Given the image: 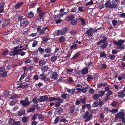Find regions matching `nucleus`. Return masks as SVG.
<instances>
[{
	"instance_id": "f257e3e1",
	"label": "nucleus",
	"mask_w": 125,
	"mask_h": 125,
	"mask_svg": "<svg viewBox=\"0 0 125 125\" xmlns=\"http://www.w3.org/2000/svg\"><path fill=\"white\" fill-rule=\"evenodd\" d=\"M24 15L22 14L19 15L18 16V20L20 21V25L22 26L26 27L29 24V21L26 18H23Z\"/></svg>"
},
{
	"instance_id": "f03ea898",
	"label": "nucleus",
	"mask_w": 125,
	"mask_h": 125,
	"mask_svg": "<svg viewBox=\"0 0 125 125\" xmlns=\"http://www.w3.org/2000/svg\"><path fill=\"white\" fill-rule=\"evenodd\" d=\"M37 31L39 32V34L40 35H42L44 34L45 31L47 30V31H48L49 30L48 28L46 27H45L41 29V28L40 27H38L37 28Z\"/></svg>"
},
{
	"instance_id": "7ed1b4c3",
	"label": "nucleus",
	"mask_w": 125,
	"mask_h": 125,
	"mask_svg": "<svg viewBox=\"0 0 125 125\" xmlns=\"http://www.w3.org/2000/svg\"><path fill=\"white\" fill-rule=\"evenodd\" d=\"M90 113L88 112H86L83 115V118L86 120L85 122L89 120L92 116V114H91L89 115Z\"/></svg>"
},
{
	"instance_id": "20e7f679",
	"label": "nucleus",
	"mask_w": 125,
	"mask_h": 125,
	"mask_svg": "<svg viewBox=\"0 0 125 125\" xmlns=\"http://www.w3.org/2000/svg\"><path fill=\"white\" fill-rule=\"evenodd\" d=\"M31 102V101H29V99L27 97L25 98L24 100H22L20 101V103L25 107L28 106Z\"/></svg>"
},
{
	"instance_id": "39448f33",
	"label": "nucleus",
	"mask_w": 125,
	"mask_h": 125,
	"mask_svg": "<svg viewBox=\"0 0 125 125\" xmlns=\"http://www.w3.org/2000/svg\"><path fill=\"white\" fill-rule=\"evenodd\" d=\"M68 28L64 27L62 30H59L57 31V35H58L61 34H64L68 30Z\"/></svg>"
},
{
	"instance_id": "423d86ee",
	"label": "nucleus",
	"mask_w": 125,
	"mask_h": 125,
	"mask_svg": "<svg viewBox=\"0 0 125 125\" xmlns=\"http://www.w3.org/2000/svg\"><path fill=\"white\" fill-rule=\"evenodd\" d=\"M94 29L93 28H90L87 30L86 33L87 34L88 37H90L93 35L94 33Z\"/></svg>"
},
{
	"instance_id": "0eeeda50",
	"label": "nucleus",
	"mask_w": 125,
	"mask_h": 125,
	"mask_svg": "<svg viewBox=\"0 0 125 125\" xmlns=\"http://www.w3.org/2000/svg\"><path fill=\"white\" fill-rule=\"evenodd\" d=\"M125 114L122 112H120L117 113L115 116V118H119V119L123 118L124 117Z\"/></svg>"
},
{
	"instance_id": "6e6552de",
	"label": "nucleus",
	"mask_w": 125,
	"mask_h": 125,
	"mask_svg": "<svg viewBox=\"0 0 125 125\" xmlns=\"http://www.w3.org/2000/svg\"><path fill=\"white\" fill-rule=\"evenodd\" d=\"M77 40H74L73 42V45L70 47V48L71 50H75L77 49L79 47L77 46Z\"/></svg>"
},
{
	"instance_id": "1a4fd4ad",
	"label": "nucleus",
	"mask_w": 125,
	"mask_h": 125,
	"mask_svg": "<svg viewBox=\"0 0 125 125\" xmlns=\"http://www.w3.org/2000/svg\"><path fill=\"white\" fill-rule=\"evenodd\" d=\"M48 99L47 96L46 95L42 96L40 97L38 101L40 102L47 101Z\"/></svg>"
},
{
	"instance_id": "9d476101",
	"label": "nucleus",
	"mask_w": 125,
	"mask_h": 125,
	"mask_svg": "<svg viewBox=\"0 0 125 125\" xmlns=\"http://www.w3.org/2000/svg\"><path fill=\"white\" fill-rule=\"evenodd\" d=\"M10 19H5L3 22L2 26L4 27H5L10 23Z\"/></svg>"
},
{
	"instance_id": "9b49d317",
	"label": "nucleus",
	"mask_w": 125,
	"mask_h": 125,
	"mask_svg": "<svg viewBox=\"0 0 125 125\" xmlns=\"http://www.w3.org/2000/svg\"><path fill=\"white\" fill-rule=\"evenodd\" d=\"M103 103L102 102L100 99H99L98 100H96L94 103V106L95 107H97L99 105H101Z\"/></svg>"
},
{
	"instance_id": "f8f14e48",
	"label": "nucleus",
	"mask_w": 125,
	"mask_h": 125,
	"mask_svg": "<svg viewBox=\"0 0 125 125\" xmlns=\"http://www.w3.org/2000/svg\"><path fill=\"white\" fill-rule=\"evenodd\" d=\"M103 39L99 41L97 43V45H100L101 43H105L106 41L107 40V38L105 37V36H103Z\"/></svg>"
},
{
	"instance_id": "ddd939ff",
	"label": "nucleus",
	"mask_w": 125,
	"mask_h": 125,
	"mask_svg": "<svg viewBox=\"0 0 125 125\" xmlns=\"http://www.w3.org/2000/svg\"><path fill=\"white\" fill-rule=\"evenodd\" d=\"M88 70L87 67L84 68L81 70V73L83 75L88 73Z\"/></svg>"
},
{
	"instance_id": "4468645a",
	"label": "nucleus",
	"mask_w": 125,
	"mask_h": 125,
	"mask_svg": "<svg viewBox=\"0 0 125 125\" xmlns=\"http://www.w3.org/2000/svg\"><path fill=\"white\" fill-rule=\"evenodd\" d=\"M26 49H19L17 50L18 54L19 53V54L21 56H23L25 54V52L22 51L23 50H26Z\"/></svg>"
},
{
	"instance_id": "2eb2a0df",
	"label": "nucleus",
	"mask_w": 125,
	"mask_h": 125,
	"mask_svg": "<svg viewBox=\"0 0 125 125\" xmlns=\"http://www.w3.org/2000/svg\"><path fill=\"white\" fill-rule=\"evenodd\" d=\"M74 19V16L73 15H68L65 18V20L67 21H71Z\"/></svg>"
},
{
	"instance_id": "dca6fc26",
	"label": "nucleus",
	"mask_w": 125,
	"mask_h": 125,
	"mask_svg": "<svg viewBox=\"0 0 125 125\" xmlns=\"http://www.w3.org/2000/svg\"><path fill=\"white\" fill-rule=\"evenodd\" d=\"M75 106L74 105H73L70 106V108L69 113L72 115H73L74 112L75 111Z\"/></svg>"
},
{
	"instance_id": "f3484780",
	"label": "nucleus",
	"mask_w": 125,
	"mask_h": 125,
	"mask_svg": "<svg viewBox=\"0 0 125 125\" xmlns=\"http://www.w3.org/2000/svg\"><path fill=\"white\" fill-rule=\"evenodd\" d=\"M118 96L119 97L122 98L125 96V94L124 92L122 90H121L118 93Z\"/></svg>"
},
{
	"instance_id": "a211bd4d",
	"label": "nucleus",
	"mask_w": 125,
	"mask_h": 125,
	"mask_svg": "<svg viewBox=\"0 0 125 125\" xmlns=\"http://www.w3.org/2000/svg\"><path fill=\"white\" fill-rule=\"evenodd\" d=\"M63 15V13H62L61 14L60 13L58 15H55L54 17L55 20H59L62 17Z\"/></svg>"
},
{
	"instance_id": "6ab92c4d",
	"label": "nucleus",
	"mask_w": 125,
	"mask_h": 125,
	"mask_svg": "<svg viewBox=\"0 0 125 125\" xmlns=\"http://www.w3.org/2000/svg\"><path fill=\"white\" fill-rule=\"evenodd\" d=\"M9 54L11 56H14L18 54V52L17 50L11 51L10 52Z\"/></svg>"
},
{
	"instance_id": "aec40b11",
	"label": "nucleus",
	"mask_w": 125,
	"mask_h": 125,
	"mask_svg": "<svg viewBox=\"0 0 125 125\" xmlns=\"http://www.w3.org/2000/svg\"><path fill=\"white\" fill-rule=\"evenodd\" d=\"M58 76V74L56 72H54L52 73L51 78L52 79L55 80Z\"/></svg>"
},
{
	"instance_id": "412c9836",
	"label": "nucleus",
	"mask_w": 125,
	"mask_h": 125,
	"mask_svg": "<svg viewBox=\"0 0 125 125\" xmlns=\"http://www.w3.org/2000/svg\"><path fill=\"white\" fill-rule=\"evenodd\" d=\"M38 119L40 121H43L44 120V116L42 114H38Z\"/></svg>"
},
{
	"instance_id": "4be33fe9",
	"label": "nucleus",
	"mask_w": 125,
	"mask_h": 125,
	"mask_svg": "<svg viewBox=\"0 0 125 125\" xmlns=\"http://www.w3.org/2000/svg\"><path fill=\"white\" fill-rule=\"evenodd\" d=\"M48 68V67L47 66L44 65L41 67V70L42 72L44 73L47 71Z\"/></svg>"
},
{
	"instance_id": "5701e85b",
	"label": "nucleus",
	"mask_w": 125,
	"mask_h": 125,
	"mask_svg": "<svg viewBox=\"0 0 125 125\" xmlns=\"http://www.w3.org/2000/svg\"><path fill=\"white\" fill-rule=\"evenodd\" d=\"M56 111L57 114L58 115H60L63 112V109L60 107H59L57 109Z\"/></svg>"
},
{
	"instance_id": "b1692460",
	"label": "nucleus",
	"mask_w": 125,
	"mask_h": 125,
	"mask_svg": "<svg viewBox=\"0 0 125 125\" xmlns=\"http://www.w3.org/2000/svg\"><path fill=\"white\" fill-rule=\"evenodd\" d=\"M46 62L43 59L39 61V65L40 66H41L45 64Z\"/></svg>"
},
{
	"instance_id": "393cba45",
	"label": "nucleus",
	"mask_w": 125,
	"mask_h": 125,
	"mask_svg": "<svg viewBox=\"0 0 125 125\" xmlns=\"http://www.w3.org/2000/svg\"><path fill=\"white\" fill-rule=\"evenodd\" d=\"M28 17L29 18H32L34 16L33 13L32 11H30L28 13Z\"/></svg>"
},
{
	"instance_id": "a878e982",
	"label": "nucleus",
	"mask_w": 125,
	"mask_h": 125,
	"mask_svg": "<svg viewBox=\"0 0 125 125\" xmlns=\"http://www.w3.org/2000/svg\"><path fill=\"white\" fill-rule=\"evenodd\" d=\"M20 41V39L19 38H17L14 39L12 42V43L14 45L17 44Z\"/></svg>"
},
{
	"instance_id": "bb28decb",
	"label": "nucleus",
	"mask_w": 125,
	"mask_h": 125,
	"mask_svg": "<svg viewBox=\"0 0 125 125\" xmlns=\"http://www.w3.org/2000/svg\"><path fill=\"white\" fill-rule=\"evenodd\" d=\"M108 45V43L107 42L104 43L102 44L100 46V49L104 50L105 48Z\"/></svg>"
},
{
	"instance_id": "cd10ccee",
	"label": "nucleus",
	"mask_w": 125,
	"mask_h": 125,
	"mask_svg": "<svg viewBox=\"0 0 125 125\" xmlns=\"http://www.w3.org/2000/svg\"><path fill=\"white\" fill-rule=\"evenodd\" d=\"M23 4V2L18 3L15 5V7L16 9H19Z\"/></svg>"
},
{
	"instance_id": "c85d7f7f",
	"label": "nucleus",
	"mask_w": 125,
	"mask_h": 125,
	"mask_svg": "<svg viewBox=\"0 0 125 125\" xmlns=\"http://www.w3.org/2000/svg\"><path fill=\"white\" fill-rule=\"evenodd\" d=\"M39 76L41 78V80H44L46 78L47 75L44 73H42L40 74Z\"/></svg>"
},
{
	"instance_id": "c756f323",
	"label": "nucleus",
	"mask_w": 125,
	"mask_h": 125,
	"mask_svg": "<svg viewBox=\"0 0 125 125\" xmlns=\"http://www.w3.org/2000/svg\"><path fill=\"white\" fill-rule=\"evenodd\" d=\"M118 41V46H120L123 45V44L125 42L124 40H119Z\"/></svg>"
},
{
	"instance_id": "7c9ffc66",
	"label": "nucleus",
	"mask_w": 125,
	"mask_h": 125,
	"mask_svg": "<svg viewBox=\"0 0 125 125\" xmlns=\"http://www.w3.org/2000/svg\"><path fill=\"white\" fill-rule=\"evenodd\" d=\"M65 38L63 36L60 37L59 39V41L61 42H63L66 40Z\"/></svg>"
},
{
	"instance_id": "2f4dec72",
	"label": "nucleus",
	"mask_w": 125,
	"mask_h": 125,
	"mask_svg": "<svg viewBox=\"0 0 125 125\" xmlns=\"http://www.w3.org/2000/svg\"><path fill=\"white\" fill-rule=\"evenodd\" d=\"M99 67L102 69H106L107 67V65L105 64H101L99 65Z\"/></svg>"
},
{
	"instance_id": "473e14b6",
	"label": "nucleus",
	"mask_w": 125,
	"mask_h": 125,
	"mask_svg": "<svg viewBox=\"0 0 125 125\" xmlns=\"http://www.w3.org/2000/svg\"><path fill=\"white\" fill-rule=\"evenodd\" d=\"M18 115L20 116L22 115H24L25 114V111L24 110H22L21 111H19L18 113Z\"/></svg>"
},
{
	"instance_id": "72a5a7b5",
	"label": "nucleus",
	"mask_w": 125,
	"mask_h": 125,
	"mask_svg": "<svg viewBox=\"0 0 125 125\" xmlns=\"http://www.w3.org/2000/svg\"><path fill=\"white\" fill-rule=\"evenodd\" d=\"M12 32V31L10 29H7L4 32V34L5 35H7Z\"/></svg>"
},
{
	"instance_id": "f704fd0d",
	"label": "nucleus",
	"mask_w": 125,
	"mask_h": 125,
	"mask_svg": "<svg viewBox=\"0 0 125 125\" xmlns=\"http://www.w3.org/2000/svg\"><path fill=\"white\" fill-rule=\"evenodd\" d=\"M67 89V92L69 93H74L75 92V90L74 88L72 89Z\"/></svg>"
},
{
	"instance_id": "c9c22d12",
	"label": "nucleus",
	"mask_w": 125,
	"mask_h": 125,
	"mask_svg": "<svg viewBox=\"0 0 125 125\" xmlns=\"http://www.w3.org/2000/svg\"><path fill=\"white\" fill-rule=\"evenodd\" d=\"M105 93V91H99L98 94L100 97H102Z\"/></svg>"
},
{
	"instance_id": "e433bc0d",
	"label": "nucleus",
	"mask_w": 125,
	"mask_h": 125,
	"mask_svg": "<svg viewBox=\"0 0 125 125\" xmlns=\"http://www.w3.org/2000/svg\"><path fill=\"white\" fill-rule=\"evenodd\" d=\"M15 121L12 118H10L9 120V123L12 125H14Z\"/></svg>"
},
{
	"instance_id": "4c0bfd02",
	"label": "nucleus",
	"mask_w": 125,
	"mask_h": 125,
	"mask_svg": "<svg viewBox=\"0 0 125 125\" xmlns=\"http://www.w3.org/2000/svg\"><path fill=\"white\" fill-rule=\"evenodd\" d=\"M79 20L81 22V24L82 25H84L86 23L85 20L84 19L80 18H79Z\"/></svg>"
},
{
	"instance_id": "58836bf2",
	"label": "nucleus",
	"mask_w": 125,
	"mask_h": 125,
	"mask_svg": "<svg viewBox=\"0 0 125 125\" xmlns=\"http://www.w3.org/2000/svg\"><path fill=\"white\" fill-rule=\"evenodd\" d=\"M38 115L37 113L34 114L31 117V119L32 120H35L37 119V116H38Z\"/></svg>"
},
{
	"instance_id": "ea45409f",
	"label": "nucleus",
	"mask_w": 125,
	"mask_h": 125,
	"mask_svg": "<svg viewBox=\"0 0 125 125\" xmlns=\"http://www.w3.org/2000/svg\"><path fill=\"white\" fill-rule=\"evenodd\" d=\"M117 4L116 3H113L111 4H110V6L109 7L110 8H114L117 6Z\"/></svg>"
},
{
	"instance_id": "a19ab883",
	"label": "nucleus",
	"mask_w": 125,
	"mask_h": 125,
	"mask_svg": "<svg viewBox=\"0 0 125 125\" xmlns=\"http://www.w3.org/2000/svg\"><path fill=\"white\" fill-rule=\"evenodd\" d=\"M89 88V87L87 86L85 88H82L81 89L82 92L83 93H85L87 91V90Z\"/></svg>"
},
{
	"instance_id": "79ce46f5",
	"label": "nucleus",
	"mask_w": 125,
	"mask_h": 125,
	"mask_svg": "<svg viewBox=\"0 0 125 125\" xmlns=\"http://www.w3.org/2000/svg\"><path fill=\"white\" fill-rule=\"evenodd\" d=\"M45 52L47 53H49L52 52V50L49 47L46 48L45 50Z\"/></svg>"
},
{
	"instance_id": "37998d69",
	"label": "nucleus",
	"mask_w": 125,
	"mask_h": 125,
	"mask_svg": "<svg viewBox=\"0 0 125 125\" xmlns=\"http://www.w3.org/2000/svg\"><path fill=\"white\" fill-rule=\"evenodd\" d=\"M90 107V105L88 104H85L83 105L82 106L83 109H84L86 107L87 108H89Z\"/></svg>"
},
{
	"instance_id": "c03bdc74",
	"label": "nucleus",
	"mask_w": 125,
	"mask_h": 125,
	"mask_svg": "<svg viewBox=\"0 0 125 125\" xmlns=\"http://www.w3.org/2000/svg\"><path fill=\"white\" fill-rule=\"evenodd\" d=\"M118 111V109H113L110 110V112L112 114H114L117 112Z\"/></svg>"
},
{
	"instance_id": "a18cd8bd",
	"label": "nucleus",
	"mask_w": 125,
	"mask_h": 125,
	"mask_svg": "<svg viewBox=\"0 0 125 125\" xmlns=\"http://www.w3.org/2000/svg\"><path fill=\"white\" fill-rule=\"evenodd\" d=\"M93 77L91 75H88L87 76V81H89L91 79H94Z\"/></svg>"
},
{
	"instance_id": "49530a36",
	"label": "nucleus",
	"mask_w": 125,
	"mask_h": 125,
	"mask_svg": "<svg viewBox=\"0 0 125 125\" xmlns=\"http://www.w3.org/2000/svg\"><path fill=\"white\" fill-rule=\"evenodd\" d=\"M110 2L109 1H107L105 3L104 6L105 7H108L109 8V7L110 6Z\"/></svg>"
},
{
	"instance_id": "de8ad7c7",
	"label": "nucleus",
	"mask_w": 125,
	"mask_h": 125,
	"mask_svg": "<svg viewBox=\"0 0 125 125\" xmlns=\"http://www.w3.org/2000/svg\"><path fill=\"white\" fill-rule=\"evenodd\" d=\"M100 97L98 94H95L93 96V98L95 100H96L98 99Z\"/></svg>"
},
{
	"instance_id": "09e8293b",
	"label": "nucleus",
	"mask_w": 125,
	"mask_h": 125,
	"mask_svg": "<svg viewBox=\"0 0 125 125\" xmlns=\"http://www.w3.org/2000/svg\"><path fill=\"white\" fill-rule=\"evenodd\" d=\"M117 103L115 101H113L111 103L110 105L114 107H115L117 105Z\"/></svg>"
},
{
	"instance_id": "8fccbe9b",
	"label": "nucleus",
	"mask_w": 125,
	"mask_h": 125,
	"mask_svg": "<svg viewBox=\"0 0 125 125\" xmlns=\"http://www.w3.org/2000/svg\"><path fill=\"white\" fill-rule=\"evenodd\" d=\"M80 102L83 104H85L86 103V98L84 97L80 99Z\"/></svg>"
},
{
	"instance_id": "3c124183",
	"label": "nucleus",
	"mask_w": 125,
	"mask_h": 125,
	"mask_svg": "<svg viewBox=\"0 0 125 125\" xmlns=\"http://www.w3.org/2000/svg\"><path fill=\"white\" fill-rule=\"evenodd\" d=\"M32 101L34 104H37L38 103L37 98L36 97L33 98L32 100Z\"/></svg>"
},
{
	"instance_id": "603ef678",
	"label": "nucleus",
	"mask_w": 125,
	"mask_h": 125,
	"mask_svg": "<svg viewBox=\"0 0 125 125\" xmlns=\"http://www.w3.org/2000/svg\"><path fill=\"white\" fill-rule=\"evenodd\" d=\"M60 119V118L59 117H57L54 120V124H57L59 122Z\"/></svg>"
},
{
	"instance_id": "864d4df0",
	"label": "nucleus",
	"mask_w": 125,
	"mask_h": 125,
	"mask_svg": "<svg viewBox=\"0 0 125 125\" xmlns=\"http://www.w3.org/2000/svg\"><path fill=\"white\" fill-rule=\"evenodd\" d=\"M77 31L71 30L70 32V33L72 35H74L76 34Z\"/></svg>"
},
{
	"instance_id": "5fc2aeb1",
	"label": "nucleus",
	"mask_w": 125,
	"mask_h": 125,
	"mask_svg": "<svg viewBox=\"0 0 125 125\" xmlns=\"http://www.w3.org/2000/svg\"><path fill=\"white\" fill-rule=\"evenodd\" d=\"M125 78V74L122 75V76H119L118 78V79L119 80H121Z\"/></svg>"
},
{
	"instance_id": "6e6d98bb",
	"label": "nucleus",
	"mask_w": 125,
	"mask_h": 125,
	"mask_svg": "<svg viewBox=\"0 0 125 125\" xmlns=\"http://www.w3.org/2000/svg\"><path fill=\"white\" fill-rule=\"evenodd\" d=\"M79 55L80 54L79 53H77L75 54L74 55V56L72 57V58L73 59H75L79 56Z\"/></svg>"
},
{
	"instance_id": "4d7b16f0",
	"label": "nucleus",
	"mask_w": 125,
	"mask_h": 125,
	"mask_svg": "<svg viewBox=\"0 0 125 125\" xmlns=\"http://www.w3.org/2000/svg\"><path fill=\"white\" fill-rule=\"evenodd\" d=\"M38 15L40 17L42 18L45 15V13L44 12H42L39 13Z\"/></svg>"
},
{
	"instance_id": "13d9d810",
	"label": "nucleus",
	"mask_w": 125,
	"mask_h": 125,
	"mask_svg": "<svg viewBox=\"0 0 125 125\" xmlns=\"http://www.w3.org/2000/svg\"><path fill=\"white\" fill-rule=\"evenodd\" d=\"M77 23V21L76 20H73V21H72L70 23L72 25H75Z\"/></svg>"
},
{
	"instance_id": "bf43d9fd",
	"label": "nucleus",
	"mask_w": 125,
	"mask_h": 125,
	"mask_svg": "<svg viewBox=\"0 0 125 125\" xmlns=\"http://www.w3.org/2000/svg\"><path fill=\"white\" fill-rule=\"evenodd\" d=\"M29 83V82L28 81L26 82V83H25L24 84L23 86V88L24 89L26 88L28 85H30Z\"/></svg>"
},
{
	"instance_id": "052dcab7",
	"label": "nucleus",
	"mask_w": 125,
	"mask_h": 125,
	"mask_svg": "<svg viewBox=\"0 0 125 125\" xmlns=\"http://www.w3.org/2000/svg\"><path fill=\"white\" fill-rule=\"evenodd\" d=\"M57 99V98L55 97H49V100L50 102L52 101L53 100L56 101Z\"/></svg>"
},
{
	"instance_id": "680f3d73",
	"label": "nucleus",
	"mask_w": 125,
	"mask_h": 125,
	"mask_svg": "<svg viewBox=\"0 0 125 125\" xmlns=\"http://www.w3.org/2000/svg\"><path fill=\"white\" fill-rule=\"evenodd\" d=\"M61 97L64 99H65L67 97V94H62Z\"/></svg>"
},
{
	"instance_id": "e2e57ef3",
	"label": "nucleus",
	"mask_w": 125,
	"mask_h": 125,
	"mask_svg": "<svg viewBox=\"0 0 125 125\" xmlns=\"http://www.w3.org/2000/svg\"><path fill=\"white\" fill-rule=\"evenodd\" d=\"M56 100V101L58 100V102L60 104L62 103L63 101V100L60 99L59 97H58L57 98Z\"/></svg>"
},
{
	"instance_id": "0e129e2a",
	"label": "nucleus",
	"mask_w": 125,
	"mask_h": 125,
	"mask_svg": "<svg viewBox=\"0 0 125 125\" xmlns=\"http://www.w3.org/2000/svg\"><path fill=\"white\" fill-rule=\"evenodd\" d=\"M57 59V57L56 56H52L51 58V61H52L54 62Z\"/></svg>"
},
{
	"instance_id": "69168bd1",
	"label": "nucleus",
	"mask_w": 125,
	"mask_h": 125,
	"mask_svg": "<svg viewBox=\"0 0 125 125\" xmlns=\"http://www.w3.org/2000/svg\"><path fill=\"white\" fill-rule=\"evenodd\" d=\"M28 118L26 117H24L22 118L23 122L24 123H26L27 121Z\"/></svg>"
},
{
	"instance_id": "338daca9",
	"label": "nucleus",
	"mask_w": 125,
	"mask_h": 125,
	"mask_svg": "<svg viewBox=\"0 0 125 125\" xmlns=\"http://www.w3.org/2000/svg\"><path fill=\"white\" fill-rule=\"evenodd\" d=\"M67 81L69 82L70 83H72L73 82V80L72 78L71 77H69L68 78Z\"/></svg>"
},
{
	"instance_id": "774afa93",
	"label": "nucleus",
	"mask_w": 125,
	"mask_h": 125,
	"mask_svg": "<svg viewBox=\"0 0 125 125\" xmlns=\"http://www.w3.org/2000/svg\"><path fill=\"white\" fill-rule=\"evenodd\" d=\"M119 17L120 18H125V13L119 14Z\"/></svg>"
}]
</instances>
